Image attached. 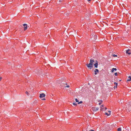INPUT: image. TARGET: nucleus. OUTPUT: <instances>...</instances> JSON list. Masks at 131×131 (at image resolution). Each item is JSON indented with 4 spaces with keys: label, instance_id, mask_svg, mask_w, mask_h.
I'll use <instances>...</instances> for the list:
<instances>
[{
    "label": "nucleus",
    "instance_id": "f257e3e1",
    "mask_svg": "<svg viewBox=\"0 0 131 131\" xmlns=\"http://www.w3.org/2000/svg\"><path fill=\"white\" fill-rule=\"evenodd\" d=\"M91 109L94 112H96L99 109V108L98 107H92Z\"/></svg>",
    "mask_w": 131,
    "mask_h": 131
},
{
    "label": "nucleus",
    "instance_id": "f03ea898",
    "mask_svg": "<svg viewBox=\"0 0 131 131\" xmlns=\"http://www.w3.org/2000/svg\"><path fill=\"white\" fill-rule=\"evenodd\" d=\"M86 65L88 67L90 68V69L92 68L93 67V66L91 64V63H89V64H86Z\"/></svg>",
    "mask_w": 131,
    "mask_h": 131
},
{
    "label": "nucleus",
    "instance_id": "7ed1b4c3",
    "mask_svg": "<svg viewBox=\"0 0 131 131\" xmlns=\"http://www.w3.org/2000/svg\"><path fill=\"white\" fill-rule=\"evenodd\" d=\"M94 70V74L95 75H96L99 72V70L97 69H95Z\"/></svg>",
    "mask_w": 131,
    "mask_h": 131
},
{
    "label": "nucleus",
    "instance_id": "20e7f679",
    "mask_svg": "<svg viewBox=\"0 0 131 131\" xmlns=\"http://www.w3.org/2000/svg\"><path fill=\"white\" fill-rule=\"evenodd\" d=\"M23 25L24 26V30H25L27 29V24H24Z\"/></svg>",
    "mask_w": 131,
    "mask_h": 131
},
{
    "label": "nucleus",
    "instance_id": "39448f33",
    "mask_svg": "<svg viewBox=\"0 0 131 131\" xmlns=\"http://www.w3.org/2000/svg\"><path fill=\"white\" fill-rule=\"evenodd\" d=\"M45 96V94L43 93L40 94L39 97L40 98H41L44 97Z\"/></svg>",
    "mask_w": 131,
    "mask_h": 131
},
{
    "label": "nucleus",
    "instance_id": "423d86ee",
    "mask_svg": "<svg viewBox=\"0 0 131 131\" xmlns=\"http://www.w3.org/2000/svg\"><path fill=\"white\" fill-rule=\"evenodd\" d=\"M94 62V60L92 59H91L90 60V63H91V64L93 66V62Z\"/></svg>",
    "mask_w": 131,
    "mask_h": 131
},
{
    "label": "nucleus",
    "instance_id": "0eeeda50",
    "mask_svg": "<svg viewBox=\"0 0 131 131\" xmlns=\"http://www.w3.org/2000/svg\"><path fill=\"white\" fill-rule=\"evenodd\" d=\"M130 51V50L129 49H128L127 50H126V54H128L129 55L130 54H131V52H129V51Z\"/></svg>",
    "mask_w": 131,
    "mask_h": 131
},
{
    "label": "nucleus",
    "instance_id": "6e6552de",
    "mask_svg": "<svg viewBox=\"0 0 131 131\" xmlns=\"http://www.w3.org/2000/svg\"><path fill=\"white\" fill-rule=\"evenodd\" d=\"M117 69L116 68H113L111 70V72H113L114 71H116L117 70Z\"/></svg>",
    "mask_w": 131,
    "mask_h": 131
},
{
    "label": "nucleus",
    "instance_id": "1a4fd4ad",
    "mask_svg": "<svg viewBox=\"0 0 131 131\" xmlns=\"http://www.w3.org/2000/svg\"><path fill=\"white\" fill-rule=\"evenodd\" d=\"M98 63H95L94 64V67L95 68H97L98 67Z\"/></svg>",
    "mask_w": 131,
    "mask_h": 131
},
{
    "label": "nucleus",
    "instance_id": "9d476101",
    "mask_svg": "<svg viewBox=\"0 0 131 131\" xmlns=\"http://www.w3.org/2000/svg\"><path fill=\"white\" fill-rule=\"evenodd\" d=\"M130 81H131V76H129L128 77V79L127 80V81L128 82Z\"/></svg>",
    "mask_w": 131,
    "mask_h": 131
},
{
    "label": "nucleus",
    "instance_id": "9b49d317",
    "mask_svg": "<svg viewBox=\"0 0 131 131\" xmlns=\"http://www.w3.org/2000/svg\"><path fill=\"white\" fill-rule=\"evenodd\" d=\"M117 130L118 131H121V127H119L117 128Z\"/></svg>",
    "mask_w": 131,
    "mask_h": 131
},
{
    "label": "nucleus",
    "instance_id": "f8f14e48",
    "mask_svg": "<svg viewBox=\"0 0 131 131\" xmlns=\"http://www.w3.org/2000/svg\"><path fill=\"white\" fill-rule=\"evenodd\" d=\"M41 71L40 70H39V71L38 72V73H37V75L38 74L39 75L40 74H41Z\"/></svg>",
    "mask_w": 131,
    "mask_h": 131
},
{
    "label": "nucleus",
    "instance_id": "ddd939ff",
    "mask_svg": "<svg viewBox=\"0 0 131 131\" xmlns=\"http://www.w3.org/2000/svg\"><path fill=\"white\" fill-rule=\"evenodd\" d=\"M105 114L107 116H109L111 115V113H109L108 114L106 112Z\"/></svg>",
    "mask_w": 131,
    "mask_h": 131
},
{
    "label": "nucleus",
    "instance_id": "4468645a",
    "mask_svg": "<svg viewBox=\"0 0 131 131\" xmlns=\"http://www.w3.org/2000/svg\"><path fill=\"white\" fill-rule=\"evenodd\" d=\"M73 104L75 106H77V104L75 102H73Z\"/></svg>",
    "mask_w": 131,
    "mask_h": 131
},
{
    "label": "nucleus",
    "instance_id": "2eb2a0df",
    "mask_svg": "<svg viewBox=\"0 0 131 131\" xmlns=\"http://www.w3.org/2000/svg\"><path fill=\"white\" fill-rule=\"evenodd\" d=\"M94 39L95 40V39H96L97 38V36L96 35H94Z\"/></svg>",
    "mask_w": 131,
    "mask_h": 131
},
{
    "label": "nucleus",
    "instance_id": "dca6fc26",
    "mask_svg": "<svg viewBox=\"0 0 131 131\" xmlns=\"http://www.w3.org/2000/svg\"><path fill=\"white\" fill-rule=\"evenodd\" d=\"M83 103V101H81L80 102H78V104H80L82 103Z\"/></svg>",
    "mask_w": 131,
    "mask_h": 131
},
{
    "label": "nucleus",
    "instance_id": "f3484780",
    "mask_svg": "<svg viewBox=\"0 0 131 131\" xmlns=\"http://www.w3.org/2000/svg\"><path fill=\"white\" fill-rule=\"evenodd\" d=\"M75 101L76 102H79V100L77 98L75 99Z\"/></svg>",
    "mask_w": 131,
    "mask_h": 131
},
{
    "label": "nucleus",
    "instance_id": "a211bd4d",
    "mask_svg": "<svg viewBox=\"0 0 131 131\" xmlns=\"http://www.w3.org/2000/svg\"><path fill=\"white\" fill-rule=\"evenodd\" d=\"M114 84H116V87L117 88V84H118L117 83H116V82H114Z\"/></svg>",
    "mask_w": 131,
    "mask_h": 131
},
{
    "label": "nucleus",
    "instance_id": "6ab92c4d",
    "mask_svg": "<svg viewBox=\"0 0 131 131\" xmlns=\"http://www.w3.org/2000/svg\"><path fill=\"white\" fill-rule=\"evenodd\" d=\"M113 56L114 57H117V55H115V54H113Z\"/></svg>",
    "mask_w": 131,
    "mask_h": 131
},
{
    "label": "nucleus",
    "instance_id": "aec40b11",
    "mask_svg": "<svg viewBox=\"0 0 131 131\" xmlns=\"http://www.w3.org/2000/svg\"><path fill=\"white\" fill-rule=\"evenodd\" d=\"M116 76H117V72L115 73L114 74Z\"/></svg>",
    "mask_w": 131,
    "mask_h": 131
},
{
    "label": "nucleus",
    "instance_id": "412c9836",
    "mask_svg": "<svg viewBox=\"0 0 131 131\" xmlns=\"http://www.w3.org/2000/svg\"><path fill=\"white\" fill-rule=\"evenodd\" d=\"M104 108L101 107L100 109L101 111L103 110L104 109Z\"/></svg>",
    "mask_w": 131,
    "mask_h": 131
},
{
    "label": "nucleus",
    "instance_id": "4be33fe9",
    "mask_svg": "<svg viewBox=\"0 0 131 131\" xmlns=\"http://www.w3.org/2000/svg\"><path fill=\"white\" fill-rule=\"evenodd\" d=\"M26 94H27V95H28L29 94V92L27 91H26Z\"/></svg>",
    "mask_w": 131,
    "mask_h": 131
},
{
    "label": "nucleus",
    "instance_id": "5701e85b",
    "mask_svg": "<svg viewBox=\"0 0 131 131\" xmlns=\"http://www.w3.org/2000/svg\"><path fill=\"white\" fill-rule=\"evenodd\" d=\"M125 131H129V129H126Z\"/></svg>",
    "mask_w": 131,
    "mask_h": 131
},
{
    "label": "nucleus",
    "instance_id": "b1692460",
    "mask_svg": "<svg viewBox=\"0 0 131 131\" xmlns=\"http://www.w3.org/2000/svg\"><path fill=\"white\" fill-rule=\"evenodd\" d=\"M65 87H67V88H69V85H67L66 86H64Z\"/></svg>",
    "mask_w": 131,
    "mask_h": 131
},
{
    "label": "nucleus",
    "instance_id": "393cba45",
    "mask_svg": "<svg viewBox=\"0 0 131 131\" xmlns=\"http://www.w3.org/2000/svg\"><path fill=\"white\" fill-rule=\"evenodd\" d=\"M95 63H98V62L97 60H96L95 61Z\"/></svg>",
    "mask_w": 131,
    "mask_h": 131
},
{
    "label": "nucleus",
    "instance_id": "a878e982",
    "mask_svg": "<svg viewBox=\"0 0 131 131\" xmlns=\"http://www.w3.org/2000/svg\"><path fill=\"white\" fill-rule=\"evenodd\" d=\"M42 100H46V99L45 98L42 99Z\"/></svg>",
    "mask_w": 131,
    "mask_h": 131
},
{
    "label": "nucleus",
    "instance_id": "bb28decb",
    "mask_svg": "<svg viewBox=\"0 0 131 131\" xmlns=\"http://www.w3.org/2000/svg\"><path fill=\"white\" fill-rule=\"evenodd\" d=\"M59 2L60 3L61 2V0H59Z\"/></svg>",
    "mask_w": 131,
    "mask_h": 131
},
{
    "label": "nucleus",
    "instance_id": "cd10ccee",
    "mask_svg": "<svg viewBox=\"0 0 131 131\" xmlns=\"http://www.w3.org/2000/svg\"><path fill=\"white\" fill-rule=\"evenodd\" d=\"M104 108H105V110H106L107 109V108H106V107H105Z\"/></svg>",
    "mask_w": 131,
    "mask_h": 131
},
{
    "label": "nucleus",
    "instance_id": "c85d7f7f",
    "mask_svg": "<svg viewBox=\"0 0 131 131\" xmlns=\"http://www.w3.org/2000/svg\"><path fill=\"white\" fill-rule=\"evenodd\" d=\"M89 131H94V130H90Z\"/></svg>",
    "mask_w": 131,
    "mask_h": 131
},
{
    "label": "nucleus",
    "instance_id": "c756f323",
    "mask_svg": "<svg viewBox=\"0 0 131 131\" xmlns=\"http://www.w3.org/2000/svg\"><path fill=\"white\" fill-rule=\"evenodd\" d=\"M91 0H87V1H88V2H89Z\"/></svg>",
    "mask_w": 131,
    "mask_h": 131
},
{
    "label": "nucleus",
    "instance_id": "7c9ffc66",
    "mask_svg": "<svg viewBox=\"0 0 131 131\" xmlns=\"http://www.w3.org/2000/svg\"><path fill=\"white\" fill-rule=\"evenodd\" d=\"M101 106H102V107H104V105H101Z\"/></svg>",
    "mask_w": 131,
    "mask_h": 131
},
{
    "label": "nucleus",
    "instance_id": "2f4dec72",
    "mask_svg": "<svg viewBox=\"0 0 131 131\" xmlns=\"http://www.w3.org/2000/svg\"><path fill=\"white\" fill-rule=\"evenodd\" d=\"M101 103H99V105H100L101 104Z\"/></svg>",
    "mask_w": 131,
    "mask_h": 131
},
{
    "label": "nucleus",
    "instance_id": "473e14b6",
    "mask_svg": "<svg viewBox=\"0 0 131 131\" xmlns=\"http://www.w3.org/2000/svg\"><path fill=\"white\" fill-rule=\"evenodd\" d=\"M108 112H109V113H110L111 111H108Z\"/></svg>",
    "mask_w": 131,
    "mask_h": 131
},
{
    "label": "nucleus",
    "instance_id": "72a5a7b5",
    "mask_svg": "<svg viewBox=\"0 0 131 131\" xmlns=\"http://www.w3.org/2000/svg\"><path fill=\"white\" fill-rule=\"evenodd\" d=\"M100 101H101V102H102V100H100Z\"/></svg>",
    "mask_w": 131,
    "mask_h": 131
},
{
    "label": "nucleus",
    "instance_id": "f704fd0d",
    "mask_svg": "<svg viewBox=\"0 0 131 131\" xmlns=\"http://www.w3.org/2000/svg\"><path fill=\"white\" fill-rule=\"evenodd\" d=\"M93 38L92 37L91 38L93 39H93H92Z\"/></svg>",
    "mask_w": 131,
    "mask_h": 131
},
{
    "label": "nucleus",
    "instance_id": "c9c22d12",
    "mask_svg": "<svg viewBox=\"0 0 131 131\" xmlns=\"http://www.w3.org/2000/svg\"><path fill=\"white\" fill-rule=\"evenodd\" d=\"M121 81V80H119V81Z\"/></svg>",
    "mask_w": 131,
    "mask_h": 131
},
{
    "label": "nucleus",
    "instance_id": "e433bc0d",
    "mask_svg": "<svg viewBox=\"0 0 131 131\" xmlns=\"http://www.w3.org/2000/svg\"><path fill=\"white\" fill-rule=\"evenodd\" d=\"M66 85H67V83H66Z\"/></svg>",
    "mask_w": 131,
    "mask_h": 131
},
{
    "label": "nucleus",
    "instance_id": "4c0bfd02",
    "mask_svg": "<svg viewBox=\"0 0 131 131\" xmlns=\"http://www.w3.org/2000/svg\"><path fill=\"white\" fill-rule=\"evenodd\" d=\"M1 80V78H0V81Z\"/></svg>",
    "mask_w": 131,
    "mask_h": 131
}]
</instances>
